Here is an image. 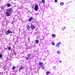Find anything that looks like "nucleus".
<instances>
[{
  "label": "nucleus",
  "instance_id": "obj_1",
  "mask_svg": "<svg viewBox=\"0 0 75 75\" xmlns=\"http://www.w3.org/2000/svg\"><path fill=\"white\" fill-rule=\"evenodd\" d=\"M39 65L40 66V67H42V69H44V64L42 62H40L39 63Z\"/></svg>",
  "mask_w": 75,
  "mask_h": 75
},
{
  "label": "nucleus",
  "instance_id": "obj_2",
  "mask_svg": "<svg viewBox=\"0 0 75 75\" xmlns=\"http://www.w3.org/2000/svg\"><path fill=\"white\" fill-rule=\"evenodd\" d=\"M38 4H36L35 5V11H38Z\"/></svg>",
  "mask_w": 75,
  "mask_h": 75
},
{
  "label": "nucleus",
  "instance_id": "obj_3",
  "mask_svg": "<svg viewBox=\"0 0 75 75\" xmlns=\"http://www.w3.org/2000/svg\"><path fill=\"white\" fill-rule=\"evenodd\" d=\"M5 33L6 35H7V34H12V33H13V32L12 31H10V30H8L7 31H6Z\"/></svg>",
  "mask_w": 75,
  "mask_h": 75
},
{
  "label": "nucleus",
  "instance_id": "obj_4",
  "mask_svg": "<svg viewBox=\"0 0 75 75\" xmlns=\"http://www.w3.org/2000/svg\"><path fill=\"white\" fill-rule=\"evenodd\" d=\"M30 28L32 30H34L35 28V27L33 25H30Z\"/></svg>",
  "mask_w": 75,
  "mask_h": 75
},
{
  "label": "nucleus",
  "instance_id": "obj_5",
  "mask_svg": "<svg viewBox=\"0 0 75 75\" xmlns=\"http://www.w3.org/2000/svg\"><path fill=\"white\" fill-rule=\"evenodd\" d=\"M10 12H9V11L6 10V16H10Z\"/></svg>",
  "mask_w": 75,
  "mask_h": 75
},
{
  "label": "nucleus",
  "instance_id": "obj_6",
  "mask_svg": "<svg viewBox=\"0 0 75 75\" xmlns=\"http://www.w3.org/2000/svg\"><path fill=\"white\" fill-rule=\"evenodd\" d=\"M24 68V67H23V66H21V67L19 69V72H20V70L21 69H23V68Z\"/></svg>",
  "mask_w": 75,
  "mask_h": 75
},
{
  "label": "nucleus",
  "instance_id": "obj_7",
  "mask_svg": "<svg viewBox=\"0 0 75 75\" xmlns=\"http://www.w3.org/2000/svg\"><path fill=\"white\" fill-rule=\"evenodd\" d=\"M12 10V8H9V9H8L7 10V11H9V12H10L11 10Z\"/></svg>",
  "mask_w": 75,
  "mask_h": 75
},
{
  "label": "nucleus",
  "instance_id": "obj_8",
  "mask_svg": "<svg viewBox=\"0 0 75 75\" xmlns=\"http://www.w3.org/2000/svg\"><path fill=\"white\" fill-rule=\"evenodd\" d=\"M33 17L30 18L29 19V21H31V20H33Z\"/></svg>",
  "mask_w": 75,
  "mask_h": 75
},
{
  "label": "nucleus",
  "instance_id": "obj_9",
  "mask_svg": "<svg viewBox=\"0 0 75 75\" xmlns=\"http://www.w3.org/2000/svg\"><path fill=\"white\" fill-rule=\"evenodd\" d=\"M7 48L9 51H10V50H11V47H10V46H8Z\"/></svg>",
  "mask_w": 75,
  "mask_h": 75
},
{
  "label": "nucleus",
  "instance_id": "obj_10",
  "mask_svg": "<svg viewBox=\"0 0 75 75\" xmlns=\"http://www.w3.org/2000/svg\"><path fill=\"white\" fill-rule=\"evenodd\" d=\"M52 37H53L54 38H55V37H56V35H55L54 34H52Z\"/></svg>",
  "mask_w": 75,
  "mask_h": 75
},
{
  "label": "nucleus",
  "instance_id": "obj_11",
  "mask_svg": "<svg viewBox=\"0 0 75 75\" xmlns=\"http://www.w3.org/2000/svg\"><path fill=\"white\" fill-rule=\"evenodd\" d=\"M56 47H57V48L58 47H59V45L58 44V43H57L56 45Z\"/></svg>",
  "mask_w": 75,
  "mask_h": 75
},
{
  "label": "nucleus",
  "instance_id": "obj_12",
  "mask_svg": "<svg viewBox=\"0 0 75 75\" xmlns=\"http://www.w3.org/2000/svg\"><path fill=\"white\" fill-rule=\"evenodd\" d=\"M50 71H48L47 72H46V74L47 75H48V74H50Z\"/></svg>",
  "mask_w": 75,
  "mask_h": 75
},
{
  "label": "nucleus",
  "instance_id": "obj_13",
  "mask_svg": "<svg viewBox=\"0 0 75 75\" xmlns=\"http://www.w3.org/2000/svg\"><path fill=\"white\" fill-rule=\"evenodd\" d=\"M27 28H28V30H30V27L29 25H28V26Z\"/></svg>",
  "mask_w": 75,
  "mask_h": 75
},
{
  "label": "nucleus",
  "instance_id": "obj_14",
  "mask_svg": "<svg viewBox=\"0 0 75 75\" xmlns=\"http://www.w3.org/2000/svg\"><path fill=\"white\" fill-rule=\"evenodd\" d=\"M60 4L61 6H63V5H64V3H63V2H61Z\"/></svg>",
  "mask_w": 75,
  "mask_h": 75
},
{
  "label": "nucleus",
  "instance_id": "obj_15",
  "mask_svg": "<svg viewBox=\"0 0 75 75\" xmlns=\"http://www.w3.org/2000/svg\"><path fill=\"white\" fill-rule=\"evenodd\" d=\"M8 7H10L11 6V5L10 4H8L7 5Z\"/></svg>",
  "mask_w": 75,
  "mask_h": 75
},
{
  "label": "nucleus",
  "instance_id": "obj_16",
  "mask_svg": "<svg viewBox=\"0 0 75 75\" xmlns=\"http://www.w3.org/2000/svg\"><path fill=\"white\" fill-rule=\"evenodd\" d=\"M39 42V40H35V42L36 43H38Z\"/></svg>",
  "mask_w": 75,
  "mask_h": 75
},
{
  "label": "nucleus",
  "instance_id": "obj_17",
  "mask_svg": "<svg viewBox=\"0 0 75 75\" xmlns=\"http://www.w3.org/2000/svg\"><path fill=\"white\" fill-rule=\"evenodd\" d=\"M52 44L53 45H55V43H54V41H53L52 42Z\"/></svg>",
  "mask_w": 75,
  "mask_h": 75
},
{
  "label": "nucleus",
  "instance_id": "obj_18",
  "mask_svg": "<svg viewBox=\"0 0 75 75\" xmlns=\"http://www.w3.org/2000/svg\"><path fill=\"white\" fill-rule=\"evenodd\" d=\"M42 3H45V1L44 0H42Z\"/></svg>",
  "mask_w": 75,
  "mask_h": 75
},
{
  "label": "nucleus",
  "instance_id": "obj_19",
  "mask_svg": "<svg viewBox=\"0 0 75 75\" xmlns=\"http://www.w3.org/2000/svg\"><path fill=\"white\" fill-rule=\"evenodd\" d=\"M66 27H63V28H62V29L63 30H65V29L66 28Z\"/></svg>",
  "mask_w": 75,
  "mask_h": 75
},
{
  "label": "nucleus",
  "instance_id": "obj_20",
  "mask_svg": "<svg viewBox=\"0 0 75 75\" xmlns=\"http://www.w3.org/2000/svg\"><path fill=\"white\" fill-rule=\"evenodd\" d=\"M2 57H3V55H2V54H0V58H2Z\"/></svg>",
  "mask_w": 75,
  "mask_h": 75
},
{
  "label": "nucleus",
  "instance_id": "obj_21",
  "mask_svg": "<svg viewBox=\"0 0 75 75\" xmlns=\"http://www.w3.org/2000/svg\"><path fill=\"white\" fill-rule=\"evenodd\" d=\"M57 53L58 54H59L60 53V51H57Z\"/></svg>",
  "mask_w": 75,
  "mask_h": 75
},
{
  "label": "nucleus",
  "instance_id": "obj_22",
  "mask_svg": "<svg viewBox=\"0 0 75 75\" xmlns=\"http://www.w3.org/2000/svg\"><path fill=\"white\" fill-rule=\"evenodd\" d=\"M1 8L2 9H3V10H4V7H3V6L1 7Z\"/></svg>",
  "mask_w": 75,
  "mask_h": 75
},
{
  "label": "nucleus",
  "instance_id": "obj_23",
  "mask_svg": "<svg viewBox=\"0 0 75 75\" xmlns=\"http://www.w3.org/2000/svg\"><path fill=\"white\" fill-rule=\"evenodd\" d=\"M53 69H56V67L55 66H54Z\"/></svg>",
  "mask_w": 75,
  "mask_h": 75
},
{
  "label": "nucleus",
  "instance_id": "obj_24",
  "mask_svg": "<svg viewBox=\"0 0 75 75\" xmlns=\"http://www.w3.org/2000/svg\"><path fill=\"white\" fill-rule=\"evenodd\" d=\"M13 70H14L15 69V67H13L12 68Z\"/></svg>",
  "mask_w": 75,
  "mask_h": 75
},
{
  "label": "nucleus",
  "instance_id": "obj_25",
  "mask_svg": "<svg viewBox=\"0 0 75 75\" xmlns=\"http://www.w3.org/2000/svg\"><path fill=\"white\" fill-rule=\"evenodd\" d=\"M29 58V57H26V59L27 60H28V59Z\"/></svg>",
  "mask_w": 75,
  "mask_h": 75
},
{
  "label": "nucleus",
  "instance_id": "obj_26",
  "mask_svg": "<svg viewBox=\"0 0 75 75\" xmlns=\"http://www.w3.org/2000/svg\"><path fill=\"white\" fill-rule=\"evenodd\" d=\"M42 37L43 38V39H42V40H43L44 39V36H42Z\"/></svg>",
  "mask_w": 75,
  "mask_h": 75
},
{
  "label": "nucleus",
  "instance_id": "obj_27",
  "mask_svg": "<svg viewBox=\"0 0 75 75\" xmlns=\"http://www.w3.org/2000/svg\"><path fill=\"white\" fill-rule=\"evenodd\" d=\"M61 44V42H59V43H58V44H59H59Z\"/></svg>",
  "mask_w": 75,
  "mask_h": 75
},
{
  "label": "nucleus",
  "instance_id": "obj_28",
  "mask_svg": "<svg viewBox=\"0 0 75 75\" xmlns=\"http://www.w3.org/2000/svg\"><path fill=\"white\" fill-rule=\"evenodd\" d=\"M58 1H57V0H55V2H57Z\"/></svg>",
  "mask_w": 75,
  "mask_h": 75
},
{
  "label": "nucleus",
  "instance_id": "obj_29",
  "mask_svg": "<svg viewBox=\"0 0 75 75\" xmlns=\"http://www.w3.org/2000/svg\"><path fill=\"white\" fill-rule=\"evenodd\" d=\"M30 54H29V55H28L27 57H30Z\"/></svg>",
  "mask_w": 75,
  "mask_h": 75
},
{
  "label": "nucleus",
  "instance_id": "obj_30",
  "mask_svg": "<svg viewBox=\"0 0 75 75\" xmlns=\"http://www.w3.org/2000/svg\"><path fill=\"white\" fill-rule=\"evenodd\" d=\"M59 62H62V61H59Z\"/></svg>",
  "mask_w": 75,
  "mask_h": 75
},
{
  "label": "nucleus",
  "instance_id": "obj_31",
  "mask_svg": "<svg viewBox=\"0 0 75 75\" xmlns=\"http://www.w3.org/2000/svg\"><path fill=\"white\" fill-rule=\"evenodd\" d=\"M12 23H14V21H12Z\"/></svg>",
  "mask_w": 75,
  "mask_h": 75
},
{
  "label": "nucleus",
  "instance_id": "obj_32",
  "mask_svg": "<svg viewBox=\"0 0 75 75\" xmlns=\"http://www.w3.org/2000/svg\"><path fill=\"white\" fill-rule=\"evenodd\" d=\"M14 0L15 1H16V0Z\"/></svg>",
  "mask_w": 75,
  "mask_h": 75
}]
</instances>
